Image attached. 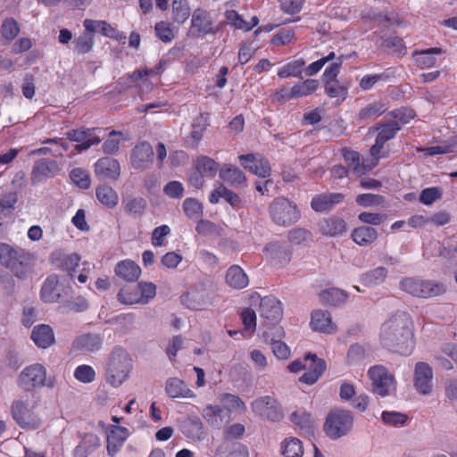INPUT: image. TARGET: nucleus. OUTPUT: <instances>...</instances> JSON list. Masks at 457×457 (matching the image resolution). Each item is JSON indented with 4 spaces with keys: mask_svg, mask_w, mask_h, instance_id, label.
I'll use <instances>...</instances> for the list:
<instances>
[{
    "mask_svg": "<svg viewBox=\"0 0 457 457\" xmlns=\"http://www.w3.org/2000/svg\"><path fill=\"white\" fill-rule=\"evenodd\" d=\"M412 323L405 313H398L386 320L381 327L382 345L397 353L407 355L413 349Z\"/></svg>",
    "mask_w": 457,
    "mask_h": 457,
    "instance_id": "obj_1",
    "label": "nucleus"
},
{
    "mask_svg": "<svg viewBox=\"0 0 457 457\" xmlns=\"http://www.w3.org/2000/svg\"><path fill=\"white\" fill-rule=\"evenodd\" d=\"M35 257L29 252L0 243V263L21 280L29 279L34 268Z\"/></svg>",
    "mask_w": 457,
    "mask_h": 457,
    "instance_id": "obj_2",
    "label": "nucleus"
},
{
    "mask_svg": "<svg viewBox=\"0 0 457 457\" xmlns=\"http://www.w3.org/2000/svg\"><path fill=\"white\" fill-rule=\"evenodd\" d=\"M131 370V360L128 353L120 349H114L109 355L105 369V379L112 386H120L128 378Z\"/></svg>",
    "mask_w": 457,
    "mask_h": 457,
    "instance_id": "obj_3",
    "label": "nucleus"
},
{
    "mask_svg": "<svg viewBox=\"0 0 457 457\" xmlns=\"http://www.w3.org/2000/svg\"><path fill=\"white\" fill-rule=\"evenodd\" d=\"M353 423V415L351 411L334 409L330 411L324 423V431L332 439H338L351 430Z\"/></svg>",
    "mask_w": 457,
    "mask_h": 457,
    "instance_id": "obj_4",
    "label": "nucleus"
},
{
    "mask_svg": "<svg viewBox=\"0 0 457 457\" xmlns=\"http://www.w3.org/2000/svg\"><path fill=\"white\" fill-rule=\"evenodd\" d=\"M11 412L14 420L21 428L36 429L42 424L40 417L34 411V406L30 404L28 399L13 401Z\"/></svg>",
    "mask_w": 457,
    "mask_h": 457,
    "instance_id": "obj_5",
    "label": "nucleus"
},
{
    "mask_svg": "<svg viewBox=\"0 0 457 457\" xmlns=\"http://www.w3.org/2000/svg\"><path fill=\"white\" fill-rule=\"evenodd\" d=\"M270 214L272 220L280 226H290L299 218L296 205L283 197L277 198L270 204Z\"/></svg>",
    "mask_w": 457,
    "mask_h": 457,
    "instance_id": "obj_6",
    "label": "nucleus"
},
{
    "mask_svg": "<svg viewBox=\"0 0 457 457\" xmlns=\"http://www.w3.org/2000/svg\"><path fill=\"white\" fill-rule=\"evenodd\" d=\"M46 370L41 364H33L25 368L20 374L18 385L25 391L46 386Z\"/></svg>",
    "mask_w": 457,
    "mask_h": 457,
    "instance_id": "obj_7",
    "label": "nucleus"
},
{
    "mask_svg": "<svg viewBox=\"0 0 457 457\" xmlns=\"http://www.w3.org/2000/svg\"><path fill=\"white\" fill-rule=\"evenodd\" d=\"M252 410L262 419L278 422L284 417L282 408L278 402L270 397L263 396L252 403Z\"/></svg>",
    "mask_w": 457,
    "mask_h": 457,
    "instance_id": "obj_8",
    "label": "nucleus"
},
{
    "mask_svg": "<svg viewBox=\"0 0 457 457\" xmlns=\"http://www.w3.org/2000/svg\"><path fill=\"white\" fill-rule=\"evenodd\" d=\"M373 392L380 396L388 395L395 388V378L384 366H374L369 370Z\"/></svg>",
    "mask_w": 457,
    "mask_h": 457,
    "instance_id": "obj_9",
    "label": "nucleus"
},
{
    "mask_svg": "<svg viewBox=\"0 0 457 457\" xmlns=\"http://www.w3.org/2000/svg\"><path fill=\"white\" fill-rule=\"evenodd\" d=\"M140 294L131 295L125 288H121L117 295L118 300L124 304L146 303L149 299L155 296L156 287L151 282H140L137 284Z\"/></svg>",
    "mask_w": 457,
    "mask_h": 457,
    "instance_id": "obj_10",
    "label": "nucleus"
},
{
    "mask_svg": "<svg viewBox=\"0 0 457 457\" xmlns=\"http://www.w3.org/2000/svg\"><path fill=\"white\" fill-rule=\"evenodd\" d=\"M241 165L245 170L252 172L253 174L261 177L268 178L270 176V165L263 156L259 154H241L238 156Z\"/></svg>",
    "mask_w": 457,
    "mask_h": 457,
    "instance_id": "obj_11",
    "label": "nucleus"
},
{
    "mask_svg": "<svg viewBox=\"0 0 457 457\" xmlns=\"http://www.w3.org/2000/svg\"><path fill=\"white\" fill-rule=\"evenodd\" d=\"M414 386L419 393L427 395L432 392L433 370L424 361H419L414 367Z\"/></svg>",
    "mask_w": 457,
    "mask_h": 457,
    "instance_id": "obj_12",
    "label": "nucleus"
},
{
    "mask_svg": "<svg viewBox=\"0 0 457 457\" xmlns=\"http://www.w3.org/2000/svg\"><path fill=\"white\" fill-rule=\"evenodd\" d=\"M212 32V21L210 14L203 10L196 9L193 12L191 19V27L187 35L193 38L203 37Z\"/></svg>",
    "mask_w": 457,
    "mask_h": 457,
    "instance_id": "obj_13",
    "label": "nucleus"
},
{
    "mask_svg": "<svg viewBox=\"0 0 457 457\" xmlns=\"http://www.w3.org/2000/svg\"><path fill=\"white\" fill-rule=\"evenodd\" d=\"M154 162V150L152 145L143 141L138 143L131 150L130 163L134 169L145 170Z\"/></svg>",
    "mask_w": 457,
    "mask_h": 457,
    "instance_id": "obj_14",
    "label": "nucleus"
},
{
    "mask_svg": "<svg viewBox=\"0 0 457 457\" xmlns=\"http://www.w3.org/2000/svg\"><path fill=\"white\" fill-rule=\"evenodd\" d=\"M266 257L277 266L283 267L291 260V250L285 243L270 242L265 248Z\"/></svg>",
    "mask_w": 457,
    "mask_h": 457,
    "instance_id": "obj_15",
    "label": "nucleus"
},
{
    "mask_svg": "<svg viewBox=\"0 0 457 457\" xmlns=\"http://www.w3.org/2000/svg\"><path fill=\"white\" fill-rule=\"evenodd\" d=\"M58 171L59 167L55 161L40 159L34 164L31 172V183L37 185L44 179L53 178Z\"/></svg>",
    "mask_w": 457,
    "mask_h": 457,
    "instance_id": "obj_16",
    "label": "nucleus"
},
{
    "mask_svg": "<svg viewBox=\"0 0 457 457\" xmlns=\"http://www.w3.org/2000/svg\"><path fill=\"white\" fill-rule=\"evenodd\" d=\"M187 307L194 310H202L212 304V297L210 291L203 287H195L182 297Z\"/></svg>",
    "mask_w": 457,
    "mask_h": 457,
    "instance_id": "obj_17",
    "label": "nucleus"
},
{
    "mask_svg": "<svg viewBox=\"0 0 457 457\" xmlns=\"http://www.w3.org/2000/svg\"><path fill=\"white\" fill-rule=\"evenodd\" d=\"M95 172L101 179L117 180L120 175V166L117 160L104 157L96 162Z\"/></svg>",
    "mask_w": 457,
    "mask_h": 457,
    "instance_id": "obj_18",
    "label": "nucleus"
},
{
    "mask_svg": "<svg viewBox=\"0 0 457 457\" xmlns=\"http://www.w3.org/2000/svg\"><path fill=\"white\" fill-rule=\"evenodd\" d=\"M305 361H310V364L306 365L309 370L300 377V381L308 385L314 384L326 370V362L324 360L317 357L316 354L308 353L305 356Z\"/></svg>",
    "mask_w": 457,
    "mask_h": 457,
    "instance_id": "obj_19",
    "label": "nucleus"
},
{
    "mask_svg": "<svg viewBox=\"0 0 457 457\" xmlns=\"http://www.w3.org/2000/svg\"><path fill=\"white\" fill-rule=\"evenodd\" d=\"M260 315L269 321L278 320L282 315L280 303L274 297H263L260 303Z\"/></svg>",
    "mask_w": 457,
    "mask_h": 457,
    "instance_id": "obj_20",
    "label": "nucleus"
},
{
    "mask_svg": "<svg viewBox=\"0 0 457 457\" xmlns=\"http://www.w3.org/2000/svg\"><path fill=\"white\" fill-rule=\"evenodd\" d=\"M129 436L126 428L112 426L107 436V452L109 455L114 456Z\"/></svg>",
    "mask_w": 457,
    "mask_h": 457,
    "instance_id": "obj_21",
    "label": "nucleus"
},
{
    "mask_svg": "<svg viewBox=\"0 0 457 457\" xmlns=\"http://www.w3.org/2000/svg\"><path fill=\"white\" fill-rule=\"evenodd\" d=\"M311 326L315 331L328 334L337 330V326L332 322L329 312L321 310H317L312 312Z\"/></svg>",
    "mask_w": 457,
    "mask_h": 457,
    "instance_id": "obj_22",
    "label": "nucleus"
},
{
    "mask_svg": "<svg viewBox=\"0 0 457 457\" xmlns=\"http://www.w3.org/2000/svg\"><path fill=\"white\" fill-rule=\"evenodd\" d=\"M115 274L127 282L137 281L141 274L140 267L133 261L124 260L117 263Z\"/></svg>",
    "mask_w": 457,
    "mask_h": 457,
    "instance_id": "obj_23",
    "label": "nucleus"
},
{
    "mask_svg": "<svg viewBox=\"0 0 457 457\" xmlns=\"http://www.w3.org/2000/svg\"><path fill=\"white\" fill-rule=\"evenodd\" d=\"M102 340L98 335L85 334L81 335L73 341L72 348L77 351L92 353L101 348Z\"/></svg>",
    "mask_w": 457,
    "mask_h": 457,
    "instance_id": "obj_24",
    "label": "nucleus"
},
{
    "mask_svg": "<svg viewBox=\"0 0 457 457\" xmlns=\"http://www.w3.org/2000/svg\"><path fill=\"white\" fill-rule=\"evenodd\" d=\"M320 231L328 237L340 236L346 230V225L344 220L331 217L322 220L319 223Z\"/></svg>",
    "mask_w": 457,
    "mask_h": 457,
    "instance_id": "obj_25",
    "label": "nucleus"
},
{
    "mask_svg": "<svg viewBox=\"0 0 457 457\" xmlns=\"http://www.w3.org/2000/svg\"><path fill=\"white\" fill-rule=\"evenodd\" d=\"M344 199L340 193H326L314 197L312 201V207L316 212H324L332 208L336 204Z\"/></svg>",
    "mask_w": 457,
    "mask_h": 457,
    "instance_id": "obj_26",
    "label": "nucleus"
},
{
    "mask_svg": "<svg viewBox=\"0 0 457 457\" xmlns=\"http://www.w3.org/2000/svg\"><path fill=\"white\" fill-rule=\"evenodd\" d=\"M204 417L211 426L220 428L228 421L229 414L219 406H208L204 410Z\"/></svg>",
    "mask_w": 457,
    "mask_h": 457,
    "instance_id": "obj_27",
    "label": "nucleus"
},
{
    "mask_svg": "<svg viewBox=\"0 0 457 457\" xmlns=\"http://www.w3.org/2000/svg\"><path fill=\"white\" fill-rule=\"evenodd\" d=\"M31 338L41 348H47L54 342V332L48 325L34 328Z\"/></svg>",
    "mask_w": 457,
    "mask_h": 457,
    "instance_id": "obj_28",
    "label": "nucleus"
},
{
    "mask_svg": "<svg viewBox=\"0 0 457 457\" xmlns=\"http://www.w3.org/2000/svg\"><path fill=\"white\" fill-rule=\"evenodd\" d=\"M226 282L235 289H242L248 285L249 280L247 275L239 266L233 265L227 271Z\"/></svg>",
    "mask_w": 457,
    "mask_h": 457,
    "instance_id": "obj_29",
    "label": "nucleus"
},
{
    "mask_svg": "<svg viewBox=\"0 0 457 457\" xmlns=\"http://www.w3.org/2000/svg\"><path fill=\"white\" fill-rule=\"evenodd\" d=\"M353 240L359 245L367 246L378 238V231L372 227L361 226L353 229Z\"/></svg>",
    "mask_w": 457,
    "mask_h": 457,
    "instance_id": "obj_30",
    "label": "nucleus"
},
{
    "mask_svg": "<svg viewBox=\"0 0 457 457\" xmlns=\"http://www.w3.org/2000/svg\"><path fill=\"white\" fill-rule=\"evenodd\" d=\"M343 155L348 168L357 176H361L367 170L372 169V166L367 165L364 162L361 163L360 155L355 151L345 148L343 149Z\"/></svg>",
    "mask_w": 457,
    "mask_h": 457,
    "instance_id": "obj_31",
    "label": "nucleus"
},
{
    "mask_svg": "<svg viewBox=\"0 0 457 457\" xmlns=\"http://www.w3.org/2000/svg\"><path fill=\"white\" fill-rule=\"evenodd\" d=\"M447 292V287L443 282L430 279H422L421 298L430 299L439 297Z\"/></svg>",
    "mask_w": 457,
    "mask_h": 457,
    "instance_id": "obj_32",
    "label": "nucleus"
},
{
    "mask_svg": "<svg viewBox=\"0 0 457 457\" xmlns=\"http://www.w3.org/2000/svg\"><path fill=\"white\" fill-rule=\"evenodd\" d=\"M58 277L52 275L46 278L41 288V297L46 303H54L61 296L58 289Z\"/></svg>",
    "mask_w": 457,
    "mask_h": 457,
    "instance_id": "obj_33",
    "label": "nucleus"
},
{
    "mask_svg": "<svg viewBox=\"0 0 457 457\" xmlns=\"http://www.w3.org/2000/svg\"><path fill=\"white\" fill-rule=\"evenodd\" d=\"M166 393L172 398L193 396L192 391L187 388L184 381L177 378L168 379L166 383Z\"/></svg>",
    "mask_w": 457,
    "mask_h": 457,
    "instance_id": "obj_34",
    "label": "nucleus"
},
{
    "mask_svg": "<svg viewBox=\"0 0 457 457\" xmlns=\"http://www.w3.org/2000/svg\"><path fill=\"white\" fill-rule=\"evenodd\" d=\"M442 54V49L439 47H432L426 50L415 51L413 55L415 57V62L420 69H427L432 67L436 63V58L433 54Z\"/></svg>",
    "mask_w": 457,
    "mask_h": 457,
    "instance_id": "obj_35",
    "label": "nucleus"
},
{
    "mask_svg": "<svg viewBox=\"0 0 457 457\" xmlns=\"http://www.w3.org/2000/svg\"><path fill=\"white\" fill-rule=\"evenodd\" d=\"M194 168L204 177H214L220 169V165L210 157L200 156L195 160Z\"/></svg>",
    "mask_w": 457,
    "mask_h": 457,
    "instance_id": "obj_36",
    "label": "nucleus"
},
{
    "mask_svg": "<svg viewBox=\"0 0 457 457\" xmlns=\"http://www.w3.org/2000/svg\"><path fill=\"white\" fill-rule=\"evenodd\" d=\"M320 298L324 304L337 306L345 302L347 294L338 288H329L320 292Z\"/></svg>",
    "mask_w": 457,
    "mask_h": 457,
    "instance_id": "obj_37",
    "label": "nucleus"
},
{
    "mask_svg": "<svg viewBox=\"0 0 457 457\" xmlns=\"http://www.w3.org/2000/svg\"><path fill=\"white\" fill-rule=\"evenodd\" d=\"M97 199L105 206L113 208L118 204L117 193L109 186L102 185L96 188Z\"/></svg>",
    "mask_w": 457,
    "mask_h": 457,
    "instance_id": "obj_38",
    "label": "nucleus"
},
{
    "mask_svg": "<svg viewBox=\"0 0 457 457\" xmlns=\"http://www.w3.org/2000/svg\"><path fill=\"white\" fill-rule=\"evenodd\" d=\"M281 453L285 457H300L303 453L302 442L295 438L290 437L285 439L281 443Z\"/></svg>",
    "mask_w": 457,
    "mask_h": 457,
    "instance_id": "obj_39",
    "label": "nucleus"
},
{
    "mask_svg": "<svg viewBox=\"0 0 457 457\" xmlns=\"http://www.w3.org/2000/svg\"><path fill=\"white\" fill-rule=\"evenodd\" d=\"M220 177L231 185H239L245 181V176L242 170L234 166H225L220 171Z\"/></svg>",
    "mask_w": 457,
    "mask_h": 457,
    "instance_id": "obj_40",
    "label": "nucleus"
},
{
    "mask_svg": "<svg viewBox=\"0 0 457 457\" xmlns=\"http://www.w3.org/2000/svg\"><path fill=\"white\" fill-rule=\"evenodd\" d=\"M0 33L2 39L11 42L20 33V25L18 21L12 17L5 18L3 21Z\"/></svg>",
    "mask_w": 457,
    "mask_h": 457,
    "instance_id": "obj_41",
    "label": "nucleus"
},
{
    "mask_svg": "<svg viewBox=\"0 0 457 457\" xmlns=\"http://www.w3.org/2000/svg\"><path fill=\"white\" fill-rule=\"evenodd\" d=\"M190 15V8L185 0H173L172 20L174 22L183 24Z\"/></svg>",
    "mask_w": 457,
    "mask_h": 457,
    "instance_id": "obj_42",
    "label": "nucleus"
},
{
    "mask_svg": "<svg viewBox=\"0 0 457 457\" xmlns=\"http://www.w3.org/2000/svg\"><path fill=\"white\" fill-rule=\"evenodd\" d=\"M387 277V270L385 267H378L362 276L363 283L368 286H377L383 283Z\"/></svg>",
    "mask_w": 457,
    "mask_h": 457,
    "instance_id": "obj_43",
    "label": "nucleus"
},
{
    "mask_svg": "<svg viewBox=\"0 0 457 457\" xmlns=\"http://www.w3.org/2000/svg\"><path fill=\"white\" fill-rule=\"evenodd\" d=\"M305 62L303 59L292 61L284 65L278 72L279 78L299 77L303 70Z\"/></svg>",
    "mask_w": 457,
    "mask_h": 457,
    "instance_id": "obj_44",
    "label": "nucleus"
},
{
    "mask_svg": "<svg viewBox=\"0 0 457 457\" xmlns=\"http://www.w3.org/2000/svg\"><path fill=\"white\" fill-rule=\"evenodd\" d=\"M422 279L418 278H404L400 282V287L405 293L418 298H421Z\"/></svg>",
    "mask_w": 457,
    "mask_h": 457,
    "instance_id": "obj_45",
    "label": "nucleus"
},
{
    "mask_svg": "<svg viewBox=\"0 0 457 457\" xmlns=\"http://www.w3.org/2000/svg\"><path fill=\"white\" fill-rule=\"evenodd\" d=\"M319 87V81L317 79H306L302 84L295 85L291 88V96L295 98L308 96L317 90Z\"/></svg>",
    "mask_w": 457,
    "mask_h": 457,
    "instance_id": "obj_46",
    "label": "nucleus"
},
{
    "mask_svg": "<svg viewBox=\"0 0 457 457\" xmlns=\"http://www.w3.org/2000/svg\"><path fill=\"white\" fill-rule=\"evenodd\" d=\"M209 113H201L198 115L192 123V137L198 141L202 138L204 132L209 125L208 122Z\"/></svg>",
    "mask_w": 457,
    "mask_h": 457,
    "instance_id": "obj_47",
    "label": "nucleus"
},
{
    "mask_svg": "<svg viewBox=\"0 0 457 457\" xmlns=\"http://www.w3.org/2000/svg\"><path fill=\"white\" fill-rule=\"evenodd\" d=\"M401 127L397 121H391L388 123L382 124L378 127L377 129L379 130L377 137L378 140L386 143V141L392 139L396 132L400 130Z\"/></svg>",
    "mask_w": 457,
    "mask_h": 457,
    "instance_id": "obj_48",
    "label": "nucleus"
},
{
    "mask_svg": "<svg viewBox=\"0 0 457 457\" xmlns=\"http://www.w3.org/2000/svg\"><path fill=\"white\" fill-rule=\"evenodd\" d=\"M75 51L79 54H87L92 50L94 37L92 34L84 32L74 40Z\"/></svg>",
    "mask_w": 457,
    "mask_h": 457,
    "instance_id": "obj_49",
    "label": "nucleus"
},
{
    "mask_svg": "<svg viewBox=\"0 0 457 457\" xmlns=\"http://www.w3.org/2000/svg\"><path fill=\"white\" fill-rule=\"evenodd\" d=\"M220 403L227 409L228 412L236 410H245L243 401L237 395L231 394H223L220 395Z\"/></svg>",
    "mask_w": 457,
    "mask_h": 457,
    "instance_id": "obj_50",
    "label": "nucleus"
},
{
    "mask_svg": "<svg viewBox=\"0 0 457 457\" xmlns=\"http://www.w3.org/2000/svg\"><path fill=\"white\" fill-rule=\"evenodd\" d=\"M146 202L142 197L129 199L125 204V211L135 217H140L145 212Z\"/></svg>",
    "mask_w": 457,
    "mask_h": 457,
    "instance_id": "obj_51",
    "label": "nucleus"
},
{
    "mask_svg": "<svg viewBox=\"0 0 457 457\" xmlns=\"http://www.w3.org/2000/svg\"><path fill=\"white\" fill-rule=\"evenodd\" d=\"M356 203L362 207L380 206L385 203V197L380 195L361 194L356 197Z\"/></svg>",
    "mask_w": 457,
    "mask_h": 457,
    "instance_id": "obj_52",
    "label": "nucleus"
},
{
    "mask_svg": "<svg viewBox=\"0 0 457 457\" xmlns=\"http://www.w3.org/2000/svg\"><path fill=\"white\" fill-rule=\"evenodd\" d=\"M312 233L302 228H294L288 233V240L294 245L306 244L312 241Z\"/></svg>",
    "mask_w": 457,
    "mask_h": 457,
    "instance_id": "obj_53",
    "label": "nucleus"
},
{
    "mask_svg": "<svg viewBox=\"0 0 457 457\" xmlns=\"http://www.w3.org/2000/svg\"><path fill=\"white\" fill-rule=\"evenodd\" d=\"M156 36L164 43L172 41L174 33L170 23L167 21H159L154 27Z\"/></svg>",
    "mask_w": 457,
    "mask_h": 457,
    "instance_id": "obj_54",
    "label": "nucleus"
},
{
    "mask_svg": "<svg viewBox=\"0 0 457 457\" xmlns=\"http://www.w3.org/2000/svg\"><path fill=\"white\" fill-rule=\"evenodd\" d=\"M386 110L384 104L378 102L371 104L359 112L360 119H371L376 118L378 115L382 114Z\"/></svg>",
    "mask_w": 457,
    "mask_h": 457,
    "instance_id": "obj_55",
    "label": "nucleus"
},
{
    "mask_svg": "<svg viewBox=\"0 0 457 457\" xmlns=\"http://www.w3.org/2000/svg\"><path fill=\"white\" fill-rule=\"evenodd\" d=\"M382 420L391 426H401L408 420V416L397 411H383L381 415Z\"/></svg>",
    "mask_w": 457,
    "mask_h": 457,
    "instance_id": "obj_56",
    "label": "nucleus"
},
{
    "mask_svg": "<svg viewBox=\"0 0 457 457\" xmlns=\"http://www.w3.org/2000/svg\"><path fill=\"white\" fill-rule=\"evenodd\" d=\"M70 177L73 183L82 189H87L90 187L89 176L87 171L82 169L78 168L72 170Z\"/></svg>",
    "mask_w": 457,
    "mask_h": 457,
    "instance_id": "obj_57",
    "label": "nucleus"
},
{
    "mask_svg": "<svg viewBox=\"0 0 457 457\" xmlns=\"http://www.w3.org/2000/svg\"><path fill=\"white\" fill-rule=\"evenodd\" d=\"M443 192L440 187H428L421 191L420 201L427 205L432 204L436 200L442 197Z\"/></svg>",
    "mask_w": 457,
    "mask_h": 457,
    "instance_id": "obj_58",
    "label": "nucleus"
},
{
    "mask_svg": "<svg viewBox=\"0 0 457 457\" xmlns=\"http://www.w3.org/2000/svg\"><path fill=\"white\" fill-rule=\"evenodd\" d=\"M195 230L198 234L204 236H220V228L216 224L209 221L201 220L195 228Z\"/></svg>",
    "mask_w": 457,
    "mask_h": 457,
    "instance_id": "obj_59",
    "label": "nucleus"
},
{
    "mask_svg": "<svg viewBox=\"0 0 457 457\" xmlns=\"http://www.w3.org/2000/svg\"><path fill=\"white\" fill-rule=\"evenodd\" d=\"M241 318L245 331L252 335L256 328V315L253 310L245 308L241 312Z\"/></svg>",
    "mask_w": 457,
    "mask_h": 457,
    "instance_id": "obj_60",
    "label": "nucleus"
},
{
    "mask_svg": "<svg viewBox=\"0 0 457 457\" xmlns=\"http://www.w3.org/2000/svg\"><path fill=\"white\" fill-rule=\"evenodd\" d=\"M74 377L80 382L90 383L95 379L96 372L88 365H80L75 370Z\"/></svg>",
    "mask_w": 457,
    "mask_h": 457,
    "instance_id": "obj_61",
    "label": "nucleus"
},
{
    "mask_svg": "<svg viewBox=\"0 0 457 457\" xmlns=\"http://www.w3.org/2000/svg\"><path fill=\"white\" fill-rule=\"evenodd\" d=\"M325 82V90L326 93L332 98H339L344 99L347 93V90L345 87L338 84L337 80L334 81H324Z\"/></svg>",
    "mask_w": 457,
    "mask_h": 457,
    "instance_id": "obj_62",
    "label": "nucleus"
},
{
    "mask_svg": "<svg viewBox=\"0 0 457 457\" xmlns=\"http://www.w3.org/2000/svg\"><path fill=\"white\" fill-rule=\"evenodd\" d=\"M271 350L274 355L280 360H287L290 356L289 347L280 340L271 339Z\"/></svg>",
    "mask_w": 457,
    "mask_h": 457,
    "instance_id": "obj_63",
    "label": "nucleus"
},
{
    "mask_svg": "<svg viewBox=\"0 0 457 457\" xmlns=\"http://www.w3.org/2000/svg\"><path fill=\"white\" fill-rule=\"evenodd\" d=\"M290 420L301 428H310L312 423L311 414L306 411H294L290 415Z\"/></svg>",
    "mask_w": 457,
    "mask_h": 457,
    "instance_id": "obj_64",
    "label": "nucleus"
}]
</instances>
